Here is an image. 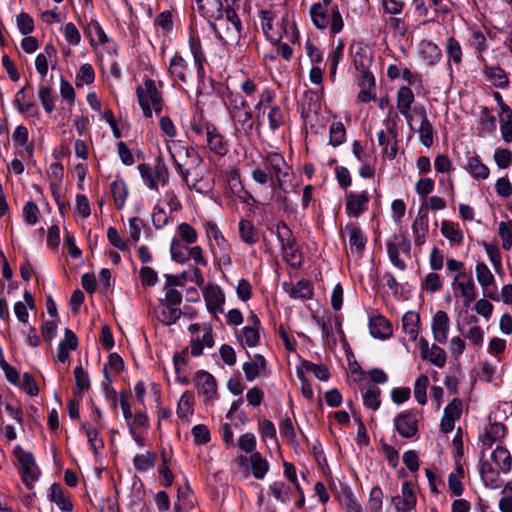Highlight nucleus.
Here are the masks:
<instances>
[{"mask_svg": "<svg viewBox=\"0 0 512 512\" xmlns=\"http://www.w3.org/2000/svg\"><path fill=\"white\" fill-rule=\"evenodd\" d=\"M194 382L198 394L205 397V402L218 397L217 381L211 373L205 370L197 371L194 376Z\"/></svg>", "mask_w": 512, "mask_h": 512, "instance_id": "39448f33", "label": "nucleus"}, {"mask_svg": "<svg viewBox=\"0 0 512 512\" xmlns=\"http://www.w3.org/2000/svg\"><path fill=\"white\" fill-rule=\"evenodd\" d=\"M188 247L184 244H181L180 240L177 238H173L170 245V253L173 261L185 264L190 260V256H187Z\"/></svg>", "mask_w": 512, "mask_h": 512, "instance_id": "09e8293b", "label": "nucleus"}, {"mask_svg": "<svg viewBox=\"0 0 512 512\" xmlns=\"http://www.w3.org/2000/svg\"><path fill=\"white\" fill-rule=\"evenodd\" d=\"M344 55V42L339 40L329 55L330 68L329 79L334 82L336 79L337 67Z\"/></svg>", "mask_w": 512, "mask_h": 512, "instance_id": "c03bdc74", "label": "nucleus"}, {"mask_svg": "<svg viewBox=\"0 0 512 512\" xmlns=\"http://www.w3.org/2000/svg\"><path fill=\"white\" fill-rule=\"evenodd\" d=\"M282 253H283L284 260L292 268L298 269V268H300L302 266V264H303V254H302V251H301V249H300V247L298 246L297 243H296V248L288 249V251H285V252H282Z\"/></svg>", "mask_w": 512, "mask_h": 512, "instance_id": "774afa93", "label": "nucleus"}, {"mask_svg": "<svg viewBox=\"0 0 512 512\" xmlns=\"http://www.w3.org/2000/svg\"><path fill=\"white\" fill-rule=\"evenodd\" d=\"M418 133L420 142L425 147L430 148L434 142V128L429 119L421 121Z\"/></svg>", "mask_w": 512, "mask_h": 512, "instance_id": "4d7b16f0", "label": "nucleus"}, {"mask_svg": "<svg viewBox=\"0 0 512 512\" xmlns=\"http://www.w3.org/2000/svg\"><path fill=\"white\" fill-rule=\"evenodd\" d=\"M479 473L486 487L498 489L501 486L500 472L488 460L480 459Z\"/></svg>", "mask_w": 512, "mask_h": 512, "instance_id": "f3484780", "label": "nucleus"}, {"mask_svg": "<svg viewBox=\"0 0 512 512\" xmlns=\"http://www.w3.org/2000/svg\"><path fill=\"white\" fill-rule=\"evenodd\" d=\"M492 461L500 467L503 473H508L512 469V456L504 446H497L491 454Z\"/></svg>", "mask_w": 512, "mask_h": 512, "instance_id": "f704fd0d", "label": "nucleus"}, {"mask_svg": "<svg viewBox=\"0 0 512 512\" xmlns=\"http://www.w3.org/2000/svg\"><path fill=\"white\" fill-rule=\"evenodd\" d=\"M283 466H284L285 477L295 486L297 493L301 494V499H298L296 501V506L301 509L305 505V496H304L303 489L300 486L298 479H297L296 468H295L294 464H292L290 462H284Z\"/></svg>", "mask_w": 512, "mask_h": 512, "instance_id": "58836bf2", "label": "nucleus"}, {"mask_svg": "<svg viewBox=\"0 0 512 512\" xmlns=\"http://www.w3.org/2000/svg\"><path fill=\"white\" fill-rule=\"evenodd\" d=\"M182 315V310L177 306H166L158 316V320L165 326L175 324Z\"/></svg>", "mask_w": 512, "mask_h": 512, "instance_id": "5fc2aeb1", "label": "nucleus"}, {"mask_svg": "<svg viewBox=\"0 0 512 512\" xmlns=\"http://www.w3.org/2000/svg\"><path fill=\"white\" fill-rule=\"evenodd\" d=\"M187 70H188L187 62L184 60V58L181 55L176 53L169 61L168 72H169L170 76L174 80H178L180 82L186 83L187 82V77H186Z\"/></svg>", "mask_w": 512, "mask_h": 512, "instance_id": "c85d7f7f", "label": "nucleus"}, {"mask_svg": "<svg viewBox=\"0 0 512 512\" xmlns=\"http://www.w3.org/2000/svg\"><path fill=\"white\" fill-rule=\"evenodd\" d=\"M224 105L230 113L248 108V103L239 93L233 92L226 86L221 93Z\"/></svg>", "mask_w": 512, "mask_h": 512, "instance_id": "393cba45", "label": "nucleus"}, {"mask_svg": "<svg viewBox=\"0 0 512 512\" xmlns=\"http://www.w3.org/2000/svg\"><path fill=\"white\" fill-rule=\"evenodd\" d=\"M252 475L256 479H263L269 470L268 461L259 452L250 455Z\"/></svg>", "mask_w": 512, "mask_h": 512, "instance_id": "ea45409f", "label": "nucleus"}, {"mask_svg": "<svg viewBox=\"0 0 512 512\" xmlns=\"http://www.w3.org/2000/svg\"><path fill=\"white\" fill-rule=\"evenodd\" d=\"M206 141L209 150L218 156H225L229 151L228 141L215 125L207 126Z\"/></svg>", "mask_w": 512, "mask_h": 512, "instance_id": "9b49d317", "label": "nucleus"}, {"mask_svg": "<svg viewBox=\"0 0 512 512\" xmlns=\"http://www.w3.org/2000/svg\"><path fill=\"white\" fill-rule=\"evenodd\" d=\"M191 434L196 446L206 445L211 440L210 430L204 424L195 425L191 430Z\"/></svg>", "mask_w": 512, "mask_h": 512, "instance_id": "0e129e2a", "label": "nucleus"}, {"mask_svg": "<svg viewBox=\"0 0 512 512\" xmlns=\"http://www.w3.org/2000/svg\"><path fill=\"white\" fill-rule=\"evenodd\" d=\"M460 276H465V274L460 272L455 276L453 285L461 291V295L464 297V306L468 307L477 297L476 286L472 277H468L465 282H458Z\"/></svg>", "mask_w": 512, "mask_h": 512, "instance_id": "bb28decb", "label": "nucleus"}, {"mask_svg": "<svg viewBox=\"0 0 512 512\" xmlns=\"http://www.w3.org/2000/svg\"><path fill=\"white\" fill-rule=\"evenodd\" d=\"M428 385H429V379H428V376L425 374H421L415 381L414 396H415L416 401L421 405H425L427 403L426 390H427Z\"/></svg>", "mask_w": 512, "mask_h": 512, "instance_id": "864d4df0", "label": "nucleus"}, {"mask_svg": "<svg viewBox=\"0 0 512 512\" xmlns=\"http://www.w3.org/2000/svg\"><path fill=\"white\" fill-rule=\"evenodd\" d=\"M281 436L287 440L288 444L298 446L296 432L290 417L285 416L279 423Z\"/></svg>", "mask_w": 512, "mask_h": 512, "instance_id": "8fccbe9b", "label": "nucleus"}, {"mask_svg": "<svg viewBox=\"0 0 512 512\" xmlns=\"http://www.w3.org/2000/svg\"><path fill=\"white\" fill-rule=\"evenodd\" d=\"M395 429L403 438H413L418 433V420L412 410L399 413L394 418Z\"/></svg>", "mask_w": 512, "mask_h": 512, "instance_id": "6e6552de", "label": "nucleus"}, {"mask_svg": "<svg viewBox=\"0 0 512 512\" xmlns=\"http://www.w3.org/2000/svg\"><path fill=\"white\" fill-rule=\"evenodd\" d=\"M141 90L142 96L152 105L154 112L159 115L162 112L164 100L162 92L156 87L155 81L150 78L145 79Z\"/></svg>", "mask_w": 512, "mask_h": 512, "instance_id": "ddd939ff", "label": "nucleus"}, {"mask_svg": "<svg viewBox=\"0 0 512 512\" xmlns=\"http://www.w3.org/2000/svg\"><path fill=\"white\" fill-rule=\"evenodd\" d=\"M262 166L265 167L268 174L271 175L276 188L287 193V190L284 188V182L286 177H288V172L284 171V168H289V166L287 165L284 156L278 152H268L263 157Z\"/></svg>", "mask_w": 512, "mask_h": 512, "instance_id": "20e7f679", "label": "nucleus"}, {"mask_svg": "<svg viewBox=\"0 0 512 512\" xmlns=\"http://www.w3.org/2000/svg\"><path fill=\"white\" fill-rule=\"evenodd\" d=\"M369 329L374 338L382 340L390 338L393 334L391 322L382 315L370 318Z\"/></svg>", "mask_w": 512, "mask_h": 512, "instance_id": "dca6fc26", "label": "nucleus"}, {"mask_svg": "<svg viewBox=\"0 0 512 512\" xmlns=\"http://www.w3.org/2000/svg\"><path fill=\"white\" fill-rule=\"evenodd\" d=\"M110 192L112 194L115 207L121 210L128 196V188L125 181L119 176L110 184Z\"/></svg>", "mask_w": 512, "mask_h": 512, "instance_id": "cd10ccee", "label": "nucleus"}, {"mask_svg": "<svg viewBox=\"0 0 512 512\" xmlns=\"http://www.w3.org/2000/svg\"><path fill=\"white\" fill-rule=\"evenodd\" d=\"M381 390L375 384L369 385L366 392L363 394V404L365 407L377 410L381 405Z\"/></svg>", "mask_w": 512, "mask_h": 512, "instance_id": "37998d69", "label": "nucleus"}, {"mask_svg": "<svg viewBox=\"0 0 512 512\" xmlns=\"http://www.w3.org/2000/svg\"><path fill=\"white\" fill-rule=\"evenodd\" d=\"M231 114V117L234 123L237 126V129L242 132L244 135L248 136L252 133L254 127L253 121V113L248 108L242 109L240 111H234Z\"/></svg>", "mask_w": 512, "mask_h": 512, "instance_id": "4be33fe9", "label": "nucleus"}, {"mask_svg": "<svg viewBox=\"0 0 512 512\" xmlns=\"http://www.w3.org/2000/svg\"><path fill=\"white\" fill-rule=\"evenodd\" d=\"M210 26L213 29L216 37L222 41L224 45H237L241 39L242 26L231 25L225 22L223 19L217 23L210 22Z\"/></svg>", "mask_w": 512, "mask_h": 512, "instance_id": "423d86ee", "label": "nucleus"}, {"mask_svg": "<svg viewBox=\"0 0 512 512\" xmlns=\"http://www.w3.org/2000/svg\"><path fill=\"white\" fill-rule=\"evenodd\" d=\"M402 504L408 510L415 508L417 503V496L413 488V483L411 481H405L402 484Z\"/></svg>", "mask_w": 512, "mask_h": 512, "instance_id": "052dcab7", "label": "nucleus"}, {"mask_svg": "<svg viewBox=\"0 0 512 512\" xmlns=\"http://www.w3.org/2000/svg\"><path fill=\"white\" fill-rule=\"evenodd\" d=\"M420 53L428 65H435L442 57L441 49L430 40L421 41Z\"/></svg>", "mask_w": 512, "mask_h": 512, "instance_id": "2f4dec72", "label": "nucleus"}, {"mask_svg": "<svg viewBox=\"0 0 512 512\" xmlns=\"http://www.w3.org/2000/svg\"><path fill=\"white\" fill-rule=\"evenodd\" d=\"M450 320L448 314L443 311H437L432 318V333L435 341L444 344L448 338Z\"/></svg>", "mask_w": 512, "mask_h": 512, "instance_id": "4468645a", "label": "nucleus"}, {"mask_svg": "<svg viewBox=\"0 0 512 512\" xmlns=\"http://www.w3.org/2000/svg\"><path fill=\"white\" fill-rule=\"evenodd\" d=\"M138 170L148 188L158 191V180L155 178L152 167L147 163H141L138 165Z\"/></svg>", "mask_w": 512, "mask_h": 512, "instance_id": "69168bd1", "label": "nucleus"}, {"mask_svg": "<svg viewBox=\"0 0 512 512\" xmlns=\"http://www.w3.org/2000/svg\"><path fill=\"white\" fill-rule=\"evenodd\" d=\"M476 277L483 288L494 285L495 279L490 269L484 262H478L476 265Z\"/></svg>", "mask_w": 512, "mask_h": 512, "instance_id": "680f3d73", "label": "nucleus"}, {"mask_svg": "<svg viewBox=\"0 0 512 512\" xmlns=\"http://www.w3.org/2000/svg\"><path fill=\"white\" fill-rule=\"evenodd\" d=\"M229 186L231 192L235 194L242 203L248 206H255L257 204V200L242 184L240 174L237 170L230 172Z\"/></svg>", "mask_w": 512, "mask_h": 512, "instance_id": "2eb2a0df", "label": "nucleus"}, {"mask_svg": "<svg viewBox=\"0 0 512 512\" xmlns=\"http://www.w3.org/2000/svg\"><path fill=\"white\" fill-rule=\"evenodd\" d=\"M49 500L54 502L63 512H71L73 510V503L70 497L64 494L59 483H53L50 486Z\"/></svg>", "mask_w": 512, "mask_h": 512, "instance_id": "a878e982", "label": "nucleus"}, {"mask_svg": "<svg viewBox=\"0 0 512 512\" xmlns=\"http://www.w3.org/2000/svg\"><path fill=\"white\" fill-rule=\"evenodd\" d=\"M39 100L47 114H51L55 109L57 95L48 85H40L38 90Z\"/></svg>", "mask_w": 512, "mask_h": 512, "instance_id": "4c0bfd02", "label": "nucleus"}, {"mask_svg": "<svg viewBox=\"0 0 512 512\" xmlns=\"http://www.w3.org/2000/svg\"><path fill=\"white\" fill-rule=\"evenodd\" d=\"M13 455L19 464V474L21 480L28 490L33 488V483L39 479L40 470L36 465L33 454L29 451H25L20 445H17L13 449Z\"/></svg>", "mask_w": 512, "mask_h": 512, "instance_id": "7ed1b4c3", "label": "nucleus"}, {"mask_svg": "<svg viewBox=\"0 0 512 512\" xmlns=\"http://www.w3.org/2000/svg\"><path fill=\"white\" fill-rule=\"evenodd\" d=\"M81 430L86 434L89 445L93 450V454L97 456L99 451L104 449V441L99 437L98 428H91L86 423H83L81 425Z\"/></svg>", "mask_w": 512, "mask_h": 512, "instance_id": "a19ab883", "label": "nucleus"}, {"mask_svg": "<svg viewBox=\"0 0 512 512\" xmlns=\"http://www.w3.org/2000/svg\"><path fill=\"white\" fill-rule=\"evenodd\" d=\"M259 16L261 18L262 30H263L264 34L266 35V37L271 41H279L281 38L280 36L277 38H272L269 36V31L272 30V28H273V21L278 16V10L275 8L267 9V10L262 9L259 12Z\"/></svg>", "mask_w": 512, "mask_h": 512, "instance_id": "79ce46f5", "label": "nucleus"}, {"mask_svg": "<svg viewBox=\"0 0 512 512\" xmlns=\"http://www.w3.org/2000/svg\"><path fill=\"white\" fill-rule=\"evenodd\" d=\"M429 207L426 203H423L418 211V214L412 224V232L414 235V243L416 246L421 247L425 241L429 232V219H428Z\"/></svg>", "mask_w": 512, "mask_h": 512, "instance_id": "1a4fd4ad", "label": "nucleus"}, {"mask_svg": "<svg viewBox=\"0 0 512 512\" xmlns=\"http://www.w3.org/2000/svg\"><path fill=\"white\" fill-rule=\"evenodd\" d=\"M203 298L209 312H223L225 295L220 286L208 283L203 289Z\"/></svg>", "mask_w": 512, "mask_h": 512, "instance_id": "9d476101", "label": "nucleus"}, {"mask_svg": "<svg viewBox=\"0 0 512 512\" xmlns=\"http://www.w3.org/2000/svg\"><path fill=\"white\" fill-rule=\"evenodd\" d=\"M415 96L412 89L409 86H401L397 91V108L399 112L405 116L406 119H410L411 106L414 103Z\"/></svg>", "mask_w": 512, "mask_h": 512, "instance_id": "b1692460", "label": "nucleus"}, {"mask_svg": "<svg viewBox=\"0 0 512 512\" xmlns=\"http://www.w3.org/2000/svg\"><path fill=\"white\" fill-rule=\"evenodd\" d=\"M320 106L321 104L318 95L312 90H307L304 93L303 101L301 104V118L303 122H306L310 113L317 114Z\"/></svg>", "mask_w": 512, "mask_h": 512, "instance_id": "c756f323", "label": "nucleus"}, {"mask_svg": "<svg viewBox=\"0 0 512 512\" xmlns=\"http://www.w3.org/2000/svg\"><path fill=\"white\" fill-rule=\"evenodd\" d=\"M483 73L485 77L493 83V85L500 89H505L509 86V78L503 68L499 65L489 66L484 64Z\"/></svg>", "mask_w": 512, "mask_h": 512, "instance_id": "5701e85b", "label": "nucleus"}, {"mask_svg": "<svg viewBox=\"0 0 512 512\" xmlns=\"http://www.w3.org/2000/svg\"><path fill=\"white\" fill-rule=\"evenodd\" d=\"M465 169L476 180H485L490 174L489 168L482 162L476 152H473L471 155L468 152Z\"/></svg>", "mask_w": 512, "mask_h": 512, "instance_id": "6ab92c4d", "label": "nucleus"}, {"mask_svg": "<svg viewBox=\"0 0 512 512\" xmlns=\"http://www.w3.org/2000/svg\"><path fill=\"white\" fill-rule=\"evenodd\" d=\"M346 141V129L342 122H333L329 129V144L337 147Z\"/></svg>", "mask_w": 512, "mask_h": 512, "instance_id": "3c124183", "label": "nucleus"}, {"mask_svg": "<svg viewBox=\"0 0 512 512\" xmlns=\"http://www.w3.org/2000/svg\"><path fill=\"white\" fill-rule=\"evenodd\" d=\"M425 360H428L435 366L442 368L446 364L447 354L443 348L436 344H432L430 350L428 351V354H426Z\"/></svg>", "mask_w": 512, "mask_h": 512, "instance_id": "bf43d9fd", "label": "nucleus"}, {"mask_svg": "<svg viewBox=\"0 0 512 512\" xmlns=\"http://www.w3.org/2000/svg\"><path fill=\"white\" fill-rule=\"evenodd\" d=\"M299 367H302L303 371L312 372L320 381H327L330 378L329 368L325 364H315L309 360H302Z\"/></svg>", "mask_w": 512, "mask_h": 512, "instance_id": "a18cd8bd", "label": "nucleus"}, {"mask_svg": "<svg viewBox=\"0 0 512 512\" xmlns=\"http://www.w3.org/2000/svg\"><path fill=\"white\" fill-rule=\"evenodd\" d=\"M446 54L449 62L453 61L455 64L462 62V48L459 41L455 37H449L446 45Z\"/></svg>", "mask_w": 512, "mask_h": 512, "instance_id": "13d9d810", "label": "nucleus"}, {"mask_svg": "<svg viewBox=\"0 0 512 512\" xmlns=\"http://www.w3.org/2000/svg\"><path fill=\"white\" fill-rule=\"evenodd\" d=\"M370 196L367 191L355 193L353 191H346L345 194V210L347 215L352 217H359L368 210Z\"/></svg>", "mask_w": 512, "mask_h": 512, "instance_id": "0eeeda50", "label": "nucleus"}, {"mask_svg": "<svg viewBox=\"0 0 512 512\" xmlns=\"http://www.w3.org/2000/svg\"><path fill=\"white\" fill-rule=\"evenodd\" d=\"M73 374L75 378V387L73 388V395L75 397H79L80 399H82L84 392L89 390L90 388L89 375L81 365H78L74 368Z\"/></svg>", "mask_w": 512, "mask_h": 512, "instance_id": "7c9ffc66", "label": "nucleus"}, {"mask_svg": "<svg viewBox=\"0 0 512 512\" xmlns=\"http://www.w3.org/2000/svg\"><path fill=\"white\" fill-rule=\"evenodd\" d=\"M127 426L130 435H134V431L137 429L147 430L150 427L149 417L145 412L137 411Z\"/></svg>", "mask_w": 512, "mask_h": 512, "instance_id": "e2e57ef3", "label": "nucleus"}, {"mask_svg": "<svg viewBox=\"0 0 512 512\" xmlns=\"http://www.w3.org/2000/svg\"><path fill=\"white\" fill-rule=\"evenodd\" d=\"M420 316L414 311L406 312L402 317V327L410 340H416L419 333Z\"/></svg>", "mask_w": 512, "mask_h": 512, "instance_id": "72a5a7b5", "label": "nucleus"}, {"mask_svg": "<svg viewBox=\"0 0 512 512\" xmlns=\"http://www.w3.org/2000/svg\"><path fill=\"white\" fill-rule=\"evenodd\" d=\"M441 233L449 241L461 244L463 242V233L460 229L456 228L453 223L443 220L441 225Z\"/></svg>", "mask_w": 512, "mask_h": 512, "instance_id": "6e6d98bb", "label": "nucleus"}, {"mask_svg": "<svg viewBox=\"0 0 512 512\" xmlns=\"http://www.w3.org/2000/svg\"><path fill=\"white\" fill-rule=\"evenodd\" d=\"M350 53L353 57V63L357 71H365L370 69L373 63V56L367 46H363L360 43L357 45L356 50L354 51V45H351Z\"/></svg>", "mask_w": 512, "mask_h": 512, "instance_id": "a211bd4d", "label": "nucleus"}, {"mask_svg": "<svg viewBox=\"0 0 512 512\" xmlns=\"http://www.w3.org/2000/svg\"><path fill=\"white\" fill-rule=\"evenodd\" d=\"M240 239L248 244L254 245L259 241V233L254 224L250 220L241 219L239 222Z\"/></svg>", "mask_w": 512, "mask_h": 512, "instance_id": "c9c22d12", "label": "nucleus"}, {"mask_svg": "<svg viewBox=\"0 0 512 512\" xmlns=\"http://www.w3.org/2000/svg\"><path fill=\"white\" fill-rule=\"evenodd\" d=\"M196 4V10L209 23L211 20H215V23H217L223 17V9L225 7L223 2H196Z\"/></svg>", "mask_w": 512, "mask_h": 512, "instance_id": "412c9836", "label": "nucleus"}, {"mask_svg": "<svg viewBox=\"0 0 512 512\" xmlns=\"http://www.w3.org/2000/svg\"><path fill=\"white\" fill-rule=\"evenodd\" d=\"M269 490L274 498L281 503H286L290 500V489L286 487L283 481H275L269 486Z\"/></svg>", "mask_w": 512, "mask_h": 512, "instance_id": "338daca9", "label": "nucleus"}, {"mask_svg": "<svg viewBox=\"0 0 512 512\" xmlns=\"http://www.w3.org/2000/svg\"><path fill=\"white\" fill-rule=\"evenodd\" d=\"M310 16L313 24L319 29H325L330 25L333 34L343 29V19L335 2H315L310 8Z\"/></svg>", "mask_w": 512, "mask_h": 512, "instance_id": "f257e3e1", "label": "nucleus"}, {"mask_svg": "<svg viewBox=\"0 0 512 512\" xmlns=\"http://www.w3.org/2000/svg\"><path fill=\"white\" fill-rule=\"evenodd\" d=\"M345 232L349 235V246L353 253L359 257L363 256L367 237L364 235L362 229L357 223L348 222L345 226Z\"/></svg>", "mask_w": 512, "mask_h": 512, "instance_id": "f8f14e48", "label": "nucleus"}, {"mask_svg": "<svg viewBox=\"0 0 512 512\" xmlns=\"http://www.w3.org/2000/svg\"><path fill=\"white\" fill-rule=\"evenodd\" d=\"M157 460L155 452L147 451L143 454H136L133 458V466L138 472H145L154 468Z\"/></svg>", "mask_w": 512, "mask_h": 512, "instance_id": "e433bc0d", "label": "nucleus"}, {"mask_svg": "<svg viewBox=\"0 0 512 512\" xmlns=\"http://www.w3.org/2000/svg\"><path fill=\"white\" fill-rule=\"evenodd\" d=\"M275 235L280 243L281 252L296 248L297 240L285 221L281 220L276 224Z\"/></svg>", "mask_w": 512, "mask_h": 512, "instance_id": "aec40b11", "label": "nucleus"}, {"mask_svg": "<svg viewBox=\"0 0 512 512\" xmlns=\"http://www.w3.org/2000/svg\"><path fill=\"white\" fill-rule=\"evenodd\" d=\"M479 126L486 133L496 131V118L487 106H482L480 109Z\"/></svg>", "mask_w": 512, "mask_h": 512, "instance_id": "de8ad7c7", "label": "nucleus"}, {"mask_svg": "<svg viewBox=\"0 0 512 512\" xmlns=\"http://www.w3.org/2000/svg\"><path fill=\"white\" fill-rule=\"evenodd\" d=\"M288 294L293 299L309 300L314 295L313 284L309 280L301 279L291 287Z\"/></svg>", "mask_w": 512, "mask_h": 512, "instance_id": "473e14b6", "label": "nucleus"}, {"mask_svg": "<svg viewBox=\"0 0 512 512\" xmlns=\"http://www.w3.org/2000/svg\"><path fill=\"white\" fill-rule=\"evenodd\" d=\"M258 107L264 109L268 119L269 129L275 132L285 125L289 117V109L282 107L276 102V92L273 89L265 88L259 96Z\"/></svg>", "mask_w": 512, "mask_h": 512, "instance_id": "f03ea898", "label": "nucleus"}, {"mask_svg": "<svg viewBox=\"0 0 512 512\" xmlns=\"http://www.w3.org/2000/svg\"><path fill=\"white\" fill-rule=\"evenodd\" d=\"M469 44L471 47H474L478 51V53H479L478 59L481 62H485V58L482 56V53L488 49V45H487V39H486L485 35L483 34V32H481L480 30H475V29L472 30L471 36L469 38Z\"/></svg>", "mask_w": 512, "mask_h": 512, "instance_id": "603ef678", "label": "nucleus"}, {"mask_svg": "<svg viewBox=\"0 0 512 512\" xmlns=\"http://www.w3.org/2000/svg\"><path fill=\"white\" fill-rule=\"evenodd\" d=\"M194 395L190 391H185L179 399L177 406V415L179 418H186L193 414Z\"/></svg>", "mask_w": 512, "mask_h": 512, "instance_id": "49530a36", "label": "nucleus"}]
</instances>
